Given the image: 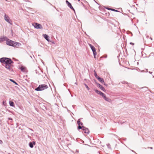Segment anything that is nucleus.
Here are the masks:
<instances>
[{"label":"nucleus","mask_w":154,"mask_h":154,"mask_svg":"<svg viewBox=\"0 0 154 154\" xmlns=\"http://www.w3.org/2000/svg\"><path fill=\"white\" fill-rule=\"evenodd\" d=\"M68 5L71 9L73 10L74 11V10L73 7L71 5L70 3Z\"/></svg>","instance_id":"nucleus-17"},{"label":"nucleus","mask_w":154,"mask_h":154,"mask_svg":"<svg viewBox=\"0 0 154 154\" xmlns=\"http://www.w3.org/2000/svg\"><path fill=\"white\" fill-rule=\"evenodd\" d=\"M94 72H94V75L95 76V77H97V74L96 73L95 71H94Z\"/></svg>","instance_id":"nucleus-27"},{"label":"nucleus","mask_w":154,"mask_h":154,"mask_svg":"<svg viewBox=\"0 0 154 154\" xmlns=\"http://www.w3.org/2000/svg\"><path fill=\"white\" fill-rule=\"evenodd\" d=\"M35 142H30L29 143V147L31 148L33 147L34 145H35Z\"/></svg>","instance_id":"nucleus-9"},{"label":"nucleus","mask_w":154,"mask_h":154,"mask_svg":"<svg viewBox=\"0 0 154 154\" xmlns=\"http://www.w3.org/2000/svg\"><path fill=\"white\" fill-rule=\"evenodd\" d=\"M42 26L40 24H39V29H42Z\"/></svg>","instance_id":"nucleus-24"},{"label":"nucleus","mask_w":154,"mask_h":154,"mask_svg":"<svg viewBox=\"0 0 154 154\" xmlns=\"http://www.w3.org/2000/svg\"><path fill=\"white\" fill-rule=\"evenodd\" d=\"M20 69L23 72H25V71L26 68L23 66H20Z\"/></svg>","instance_id":"nucleus-11"},{"label":"nucleus","mask_w":154,"mask_h":154,"mask_svg":"<svg viewBox=\"0 0 154 154\" xmlns=\"http://www.w3.org/2000/svg\"><path fill=\"white\" fill-rule=\"evenodd\" d=\"M95 92L97 93L98 94H100L103 97L104 96L105 94L103 93L102 92L100 91H98L97 90H96Z\"/></svg>","instance_id":"nucleus-8"},{"label":"nucleus","mask_w":154,"mask_h":154,"mask_svg":"<svg viewBox=\"0 0 154 154\" xmlns=\"http://www.w3.org/2000/svg\"><path fill=\"white\" fill-rule=\"evenodd\" d=\"M85 87H86V88H87V89H88V90H89V89H90V88H89V87L88 86V85L86 84H85Z\"/></svg>","instance_id":"nucleus-21"},{"label":"nucleus","mask_w":154,"mask_h":154,"mask_svg":"<svg viewBox=\"0 0 154 154\" xmlns=\"http://www.w3.org/2000/svg\"><path fill=\"white\" fill-rule=\"evenodd\" d=\"M9 103L10 106L12 107L14 106V102L10 101L9 102Z\"/></svg>","instance_id":"nucleus-12"},{"label":"nucleus","mask_w":154,"mask_h":154,"mask_svg":"<svg viewBox=\"0 0 154 154\" xmlns=\"http://www.w3.org/2000/svg\"><path fill=\"white\" fill-rule=\"evenodd\" d=\"M43 36L48 41H49L48 39V36L46 34H43Z\"/></svg>","instance_id":"nucleus-13"},{"label":"nucleus","mask_w":154,"mask_h":154,"mask_svg":"<svg viewBox=\"0 0 154 154\" xmlns=\"http://www.w3.org/2000/svg\"><path fill=\"white\" fill-rule=\"evenodd\" d=\"M3 143V142L2 140H0V144H2Z\"/></svg>","instance_id":"nucleus-28"},{"label":"nucleus","mask_w":154,"mask_h":154,"mask_svg":"<svg viewBox=\"0 0 154 154\" xmlns=\"http://www.w3.org/2000/svg\"><path fill=\"white\" fill-rule=\"evenodd\" d=\"M6 44L8 45L17 48L21 45L20 43L12 41L8 39L6 40Z\"/></svg>","instance_id":"nucleus-2"},{"label":"nucleus","mask_w":154,"mask_h":154,"mask_svg":"<svg viewBox=\"0 0 154 154\" xmlns=\"http://www.w3.org/2000/svg\"><path fill=\"white\" fill-rule=\"evenodd\" d=\"M84 128V126H81V125H79V126L78 128V130H79L80 129H82V130H83V128Z\"/></svg>","instance_id":"nucleus-19"},{"label":"nucleus","mask_w":154,"mask_h":154,"mask_svg":"<svg viewBox=\"0 0 154 154\" xmlns=\"http://www.w3.org/2000/svg\"><path fill=\"white\" fill-rule=\"evenodd\" d=\"M103 97L104 98V99L106 101H108V98H107V97H106L105 96V95H104V96H103Z\"/></svg>","instance_id":"nucleus-22"},{"label":"nucleus","mask_w":154,"mask_h":154,"mask_svg":"<svg viewBox=\"0 0 154 154\" xmlns=\"http://www.w3.org/2000/svg\"><path fill=\"white\" fill-rule=\"evenodd\" d=\"M99 86L101 90H102L103 91H105V89L104 88L102 85H101L99 84Z\"/></svg>","instance_id":"nucleus-14"},{"label":"nucleus","mask_w":154,"mask_h":154,"mask_svg":"<svg viewBox=\"0 0 154 154\" xmlns=\"http://www.w3.org/2000/svg\"><path fill=\"white\" fill-rule=\"evenodd\" d=\"M98 80L100 81L101 82L103 83L104 82V80L102 78H101L99 77H98L97 78Z\"/></svg>","instance_id":"nucleus-10"},{"label":"nucleus","mask_w":154,"mask_h":154,"mask_svg":"<svg viewBox=\"0 0 154 154\" xmlns=\"http://www.w3.org/2000/svg\"><path fill=\"white\" fill-rule=\"evenodd\" d=\"M8 119L9 120H12V119L11 118H8Z\"/></svg>","instance_id":"nucleus-29"},{"label":"nucleus","mask_w":154,"mask_h":154,"mask_svg":"<svg viewBox=\"0 0 154 154\" xmlns=\"http://www.w3.org/2000/svg\"><path fill=\"white\" fill-rule=\"evenodd\" d=\"M79 2H80V0H78Z\"/></svg>","instance_id":"nucleus-33"},{"label":"nucleus","mask_w":154,"mask_h":154,"mask_svg":"<svg viewBox=\"0 0 154 154\" xmlns=\"http://www.w3.org/2000/svg\"><path fill=\"white\" fill-rule=\"evenodd\" d=\"M4 19L5 20L11 25L12 24V21L10 19L9 17L6 14L4 15Z\"/></svg>","instance_id":"nucleus-3"},{"label":"nucleus","mask_w":154,"mask_h":154,"mask_svg":"<svg viewBox=\"0 0 154 154\" xmlns=\"http://www.w3.org/2000/svg\"><path fill=\"white\" fill-rule=\"evenodd\" d=\"M77 123L79 126L82 125H83V123L82 122H80L79 119L78 120Z\"/></svg>","instance_id":"nucleus-16"},{"label":"nucleus","mask_w":154,"mask_h":154,"mask_svg":"<svg viewBox=\"0 0 154 154\" xmlns=\"http://www.w3.org/2000/svg\"><path fill=\"white\" fill-rule=\"evenodd\" d=\"M10 80L11 82H13V83H14L16 85H18L17 83L16 82H15L14 80H13L12 79H10Z\"/></svg>","instance_id":"nucleus-18"},{"label":"nucleus","mask_w":154,"mask_h":154,"mask_svg":"<svg viewBox=\"0 0 154 154\" xmlns=\"http://www.w3.org/2000/svg\"><path fill=\"white\" fill-rule=\"evenodd\" d=\"M93 51V52L94 54V58H95V56L97 54L96 51V50H95L94 51Z\"/></svg>","instance_id":"nucleus-20"},{"label":"nucleus","mask_w":154,"mask_h":154,"mask_svg":"<svg viewBox=\"0 0 154 154\" xmlns=\"http://www.w3.org/2000/svg\"><path fill=\"white\" fill-rule=\"evenodd\" d=\"M8 39L7 38L6 36H4L3 37L0 38V42H3L4 41L7 40Z\"/></svg>","instance_id":"nucleus-7"},{"label":"nucleus","mask_w":154,"mask_h":154,"mask_svg":"<svg viewBox=\"0 0 154 154\" xmlns=\"http://www.w3.org/2000/svg\"><path fill=\"white\" fill-rule=\"evenodd\" d=\"M106 9H108V10H111V8H106Z\"/></svg>","instance_id":"nucleus-30"},{"label":"nucleus","mask_w":154,"mask_h":154,"mask_svg":"<svg viewBox=\"0 0 154 154\" xmlns=\"http://www.w3.org/2000/svg\"><path fill=\"white\" fill-rule=\"evenodd\" d=\"M83 132L88 134L89 133V130L87 128H85L84 127V128H83Z\"/></svg>","instance_id":"nucleus-5"},{"label":"nucleus","mask_w":154,"mask_h":154,"mask_svg":"<svg viewBox=\"0 0 154 154\" xmlns=\"http://www.w3.org/2000/svg\"><path fill=\"white\" fill-rule=\"evenodd\" d=\"M66 3L67 4V5L69 4H70V3L67 1H66Z\"/></svg>","instance_id":"nucleus-26"},{"label":"nucleus","mask_w":154,"mask_h":154,"mask_svg":"<svg viewBox=\"0 0 154 154\" xmlns=\"http://www.w3.org/2000/svg\"><path fill=\"white\" fill-rule=\"evenodd\" d=\"M0 62L5 64V67L10 71H12V69L11 68V64L13 63L14 62L10 58L7 57H2L0 59Z\"/></svg>","instance_id":"nucleus-1"},{"label":"nucleus","mask_w":154,"mask_h":154,"mask_svg":"<svg viewBox=\"0 0 154 154\" xmlns=\"http://www.w3.org/2000/svg\"><path fill=\"white\" fill-rule=\"evenodd\" d=\"M32 25L35 28L38 29V23H32Z\"/></svg>","instance_id":"nucleus-6"},{"label":"nucleus","mask_w":154,"mask_h":154,"mask_svg":"<svg viewBox=\"0 0 154 154\" xmlns=\"http://www.w3.org/2000/svg\"><path fill=\"white\" fill-rule=\"evenodd\" d=\"M89 45L93 51L96 50L95 48L93 46L91 45L90 44Z\"/></svg>","instance_id":"nucleus-15"},{"label":"nucleus","mask_w":154,"mask_h":154,"mask_svg":"<svg viewBox=\"0 0 154 154\" xmlns=\"http://www.w3.org/2000/svg\"><path fill=\"white\" fill-rule=\"evenodd\" d=\"M3 104H4L5 103H4V101H3Z\"/></svg>","instance_id":"nucleus-32"},{"label":"nucleus","mask_w":154,"mask_h":154,"mask_svg":"<svg viewBox=\"0 0 154 154\" xmlns=\"http://www.w3.org/2000/svg\"><path fill=\"white\" fill-rule=\"evenodd\" d=\"M48 88V85L45 84L39 85V91L44 90L47 89Z\"/></svg>","instance_id":"nucleus-4"},{"label":"nucleus","mask_w":154,"mask_h":154,"mask_svg":"<svg viewBox=\"0 0 154 154\" xmlns=\"http://www.w3.org/2000/svg\"><path fill=\"white\" fill-rule=\"evenodd\" d=\"M130 44H131V45H134V44L133 43H132V42H131L130 43Z\"/></svg>","instance_id":"nucleus-31"},{"label":"nucleus","mask_w":154,"mask_h":154,"mask_svg":"<svg viewBox=\"0 0 154 154\" xmlns=\"http://www.w3.org/2000/svg\"><path fill=\"white\" fill-rule=\"evenodd\" d=\"M35 90L36 91H38V87L36 88L35 89Z\"/></svg>","instance_id":"nucleus-25"},{"label":"nucleus","mask_w":154,"mask_h":154,"mask_svg":"<svg viewBox=\"0 0 154 154\" xmlns=\"http://www.w3.org/2000/svg\"><path fill=\"white\" fill-rule=\"evenodd\" d=\"M111 10L113 11H117L116 10L113 9H112V8H111Z\"/></svg>","instance_id":"nucleus-23"}]
</instances>
